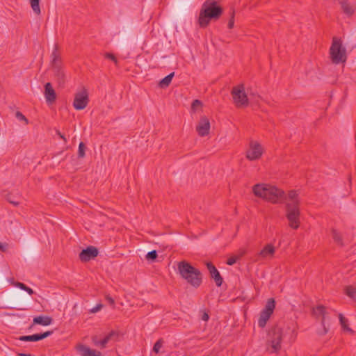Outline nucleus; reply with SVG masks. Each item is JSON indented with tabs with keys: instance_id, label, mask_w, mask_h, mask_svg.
I'll return each instance as SVG.
<instances>
[{
	"instance_id": "10",
	"label": "nucleus",
	"mask_w": 356,
	"mask_h": 356,
	"mask_svg": "<svg viewBox=\"0 0 356 356\" xmlns=\"http://www.w3.org/2000/svg\"><path fill=\"white\" fill-rule=\"evenodd\" d=\"M88 90L85 88H83L81 91L75 94L73 106L76 110H83L88 106Z\"/></svg>"
},
{
	"instance_id": "44",
	"label": "nucleus",
	"mask_w": 356,
	"mask_h": 356,
	"mask_svg": "<svg viewBox=\"0 0 356 356\" xmlns=\"http://www.w3.org/2000/svg\"><path fill=\"white\" fill-rule=\"evenodd\" d=\"M209 318V314L204 312L202 316V319L204 321H207Z\"/></svg>"
},
{
	"instance_id": "42",
	"label": "nucleus",
	"mask_w": 356,
	"mask_h": 356,
	"mask_svg": "<svg viewBox=\"0 0 356 356\" xmlns=\"http://www.w3.org/2000/svg\"><path fill=\"white\" fill-rule=\"evenodd\" d=\"M103 305L102 304L97 305L95 307L91 309L90 312L91 313H96L98 311H99L102 308Z\"/></svg>"
},
{
	"instance_id": "34",
	"label": "nucleus",
	"mask_w": 356,
	"mask_h": 356,
	"mask_svg": "<svg viewBox=\"0 0 356 356\" xmlns=\"http://www.w3.org/2000/svg\"><path fill=\"white\" fill-rule=\"evenodd\" d=\"M15 117H16V118L18 120L24 121L25 122V124H29L28 119L20 111H17L16 112Z\"/></svg>"
},
{
	"instance_id": "21",
	"label": "nucleus",
	"mask_w": 356,
	"mask_h": 356,
	"mask_svg": "<svg viewBox=\"0 0 356 356\" xmlns=\"http://www.w3.org/2000/svg\"><path fill=\"white\" fill-rule=\"evenodd\" d=\"M343 13L347 16H351L355 12L354 7L348 0H338Z\"/></svg>"
},
{
	"instance_id": "47",
	"label": "nucleus",
	"mask_w": 356,
	"mask_h": 356,
	"mask_svg": "<svg viewBox=\"0 0 356 356\" xmlns=\"http://www.w3.org/2000/svg\"><path fill=\"white\" fill-rule=\"evenodd\" d=\"M356 287V286H355Z\"/></svg>"
},
{
	"instance_id": "40",
	"label": "nucleus",
	"mask_w": 356,
	"mask_h": 356,
	"mask_svg": "<svg viewBox=\"0 0 356 356\" xmlns=\"http://www.w3.org/2000/svg\"><path fill=\"white\" fill-rule=\"evenodd\" d=\"M246 253V251L244 249H240L238 252V254H236V256L237 257L238 259H241Z\"/></svg>"
},
{
	"instance_id": "20",
	"label": "nucleus",
	"mask_w": 356,
	"mask_h": 356,
	"mask_svg": "<svg viewBox=\"0 0 356 356\" xmlns=\"http://www.w3.org/2000/svg\"><path fill=\"white\" fill-rule=\"evenodd\" d=\"M52 322L53 318L49 316H38L33 318V324L30 326V328L34 325L47 326L51 325Z\"/></svg>"
},
{
	"instance_id": "12",
	"label": "nucleus",
	"mask_w": 356,
	"mask_h": 356,
	"mask_svg": "<svg viewBox=\"0 0 356 356\" xmlns=\"http://www.w3.org/2000/svg\"><path fill=\"white\" fill-rule=\"evenodd\" d=\"M98 249L94 246H88L79 254V259L82 262H87L95 259L98 255Z\"/></svg>"
},
{
	"instance_id": "16",
	"label": "nucleus",
	"mask_w": 356,
	"mask_h": 356,
	"mask_svg": "<svg viewBox=\"0 0 356 356\" xmlns=\"http://www.w3.org/2000/svg\"><path fill=\"white\" fill-rule=\"evenodd\" d=\"M207 267L211 277L213 279L216 286H221L223 282V279L220 275L219 271L211 262H207Z\"/></svg>"
},
{
	"instance_id": "1",
	"label": "nucleus",
	"mask_w": 356,
	"mask_h": 356,
	"mask_svg": "<svg viewBox=\"0 0 356 356\" xmlns=\"http://www.w3.org/2000/svg\"><path fill=\"white\" fill-rule=\"evenodd\" d=\"M255 196L261 197L273 204L283 203L286 199L284 191L266 184H257L252 187Z\"/></svg>"
},
{
	"instance_id": "5",
	"label": "nucleus",
	"mask_w": 356,
	"mask_h": 356,
	"mask_svg": "<svg viewBox=\"0 0 356 356\" xmlns=\"http://www.w3.org/2000/svg\"><path fill=\"white\" fill-rule=\"evenodd\" d=\"M286 217L289 220V225L293 229L300 227V211L298 203H286Z\"/></svg>"
},
{
	"instance_id": "18",
	"label": "nucleus",
	"mask_w": 356,
	"mask_h": 356,
	"mask_svg": "<svg viewBox=\"0 0 356 356\" xmlns=\"http://www.w3.org/2000/svg\"><path fill=\"white\" fill-rule=\"evenodd\" d=\"M54 78L58 82L59 86H63L65 83V74L63 72L61 65L52 66Z\"/></svg>"
},
{
	"instance_id": "11",
	"label": "nucleus",
	"mask_w": 356,
	"mask_h": 356,
	"mask_svg": "<svg viewBox=\"0 0 356 356\" xmlns=\"http://www.w3.org/2000/svg\"><path fill=\"white\" fill-rule=\"evenodd\" d=\"M264 152L263 147L257 141L250 142L249 149L246 152V158L250 161L258 160L261 158Z\"/></svg>"
},
{
	"instance_id": "27",
	"label": "nucleus",
	"mask_w": 356,
	"mask_h": 356,
	"mask_svg": "<svg viewBox=\"0 0 356 356\" xmlns=\"http://www.w3.org/2000/svg\"><path fill=\"white\" fill-rule=\"evenodd\" d=\"M346 294L351 298H355L356 297V287L355 286H348L345 288Z\"/></svg>"
},
{
	"instance_id": "45",
	"label": "nucleus",
	"mask_w": 356,
	"mask_h": 356,
	"mask_svg": "<svg viewBox=\"0 0 356 356\" xmlns=\"http://www.w3.org/2000/svg\"><path fill=\"white\" fill-rule=\"evenodd\" d=\"M30 295H32L34 293V291H33L32 289H31L30 287L27 286L26 287V290H25Z\"/></svg>"
},
{
	"instance_id": "9",
	"label": "nucleus",
	"mask_w": 356,
	"mask_h": 356,
	"mask_svg": "<svg viewBox=\"0 0 356 356\" xmlns=\"http://www.w3.org/2000/svg\"><path fill=\"white\" fill-rule=\"evenodd\" d=\"M275 307V301L273 298L268 300L264 308L260 312L259 318L258 319L259 327L264 328L267 321L269 320L270 316L273 313Z\"/></svg>"
},
{
	"instance_id": "46",
	"label": "nucleus",
	"mask_w": 356,
	"mask_h": 356,
	"mask_svg": "<svg viewBox=\"0 0 356 356\" xmlns=\"http://www.w3.org/2000/svg\"><path fill=\"white\" fill-rule=\"evenodd\" d=\"M9 202H10V203L13 204L15 206H18L19 205V202H18L12 201V200H9Z\"/></svg>"
},
{
	"instance_id": "22",
	"label": "nucleus",
	"mask_w": 356,
	"mask_h": 356,
	"mask_svg": "<svg viewBox=\"0 0 356 356\" xmlns=\"http://www.w3.org/2000/svg\"><path fill=\"white\" fill-rule=\"evenodd\" d=\"M7 298L9 302L13 301V302L10 303V308H15L19 306L22 303V301L19 299V295L15 291L10 292Z\"/></svg>"
},
{
	"instance_id": "19",
	"label": "nucleus",
	"mask_w": 356,
	"mask_h": 356,
	"mask_svg": "<svg viewBox=\"0 0 356 356\" xmlns=\"http://www.w3.org/2000/svg\"><path fill=\"white\" fill-rule=\"evenodd\" d=\"M44 97L47 104L54 103L56 99V94L51 83L48 82L44 85Z\"/></svg>"
},
{
	"instance_id": "37",
	"label": "nucleus",
	"mask_w": 356,
	"mask_h": 356,
	"mask_svg": "<svg viewBox=\"0 0 356 356\" xmlns=\"http://www.w3.org/2000/svg\"><path fill=\"white\" fill-rule=\"evenodd\" d=\"M12 284H13L14 286L19 288L20 289L22 290H26V287L27 286L22 283V282H12Z\"/></svg>"
},
{
	"instance_id": "25",
	"label": "nucleus",
	"mask_w": 356,
	"mask_h": 356,
	"mask_svg": "<svg viewBox=\"0 0 356 356\" xmlns=\"http://www.w3.org/2000/svg\"><path fill=\"white\" fill-rule=\"evenodd\" d=\"M174 76H175V72H172V73L169 74L168 75H167L166 76H165L163 79H162L159 83V87L161 88H167L171 83L172 79Z\"/></svg>"
},
{
	"instance_id": "13",
	"label": "nucleus",
	"mask_w": 356,
	"mask_h": 356,
	"mask_svg": "<svg viewBox=\"0 0 356 356\" xmlns=\"http://www.w3.org/2000/svg\"><path fill=\"white\" fill-rule=\"evenodd\" d=\"M209 130L210 122L206 116H202L196 127V131L200 136L203 137L209 134Z\"/></svg>"
},
{
	"instance_id": "4",
	"label": "nucleus",
	"mask_w": 356,
	"mask_h": 356,
	"mask_svg": "<svg viewBox=\"0 0 356 356\" xmlns=\"http://www.w3.org/2000/svg\"><path fill=\"white\" fill-rule=\"evenodd\" d=\"M330 58L333 63L339 64L345 63L347 59L346 49L343 46L340 39L334 37L330 49Z\"/></svg>"
},
{
	"instance_id": "6",
	"label": "nucleus",
	"mask_w": 356,
	"mask_h": 356,
	"mask_svg": "<svg viewBox=\"0 0 356 356\" xmlns=\"http://www.w3.org/2000/svg\"><path fill=\"white\" fill-rule=\"evenodd\" d=\"M282 340V330L278 327H273L268 332V346L272 348L271 353H277L281 348Z\"/></svg>"
},
{
	"instance_id": "15",
	"label": "nucleus",
	"mask_w": 356,
	"mask_h": 356,
	"mask_svg": "<svg viewBox=\"0 0 356 356\" xmlns=\"http://www.w3.org/2000/svg\"><path fill=\"white\" fill-rule=\"evenodd\" d=\"M115 336H118V334L115 331H111L102 340L99 339L97 335H94L92 337V341L95 346L104 348H106L109 341L111 340V339Z\"/></svg>"
},
{
	"instance_id": "3",
	"label": "nucleus",
	"mask_w": 356,
	"mask_h": 356,
	"mask_svg": "<svg viewBox=\"0 0 356 356\" xmlns=\"http://www.w3.org/2000/svg\"><path fill=\"white\" fill-rule=\"evenodd\" d=\"M177 273L182 279L195 288H198L202 282L201 272L185 260L177 263Z\"/></svg>"
},
{
	"instance_id": "29",
	"label": "nucleus",
	"mask_w": 356,
	"mask_h": 356,
	"mask_svg": "<svg viewBox=\"0 0 356 356\" xmlns=\"http://www.w3.org/2000/svg\"><path fill=\"white\" fill-rule=\"evenodd\" d=\"M339 318L343 329L345 330L351 331V330L348 326V319L345 318L342 314H339Z\"/></svg>"
},
{
	"instance_id": "7",
	"label": "nucleus",
	"mask_w": 356,
	"mask_h": 356,
	"mask_svg": "<svg viewBox=\"0 0 356 356\" xmlns=\"http://www.w3.org/2000/svg\"><path fill=\"white\" fill-rule=\"evenodd\" d=\"M231 95L236 107H245L248 105L249 100L243 84L233 87Z\"/></svg>"
},
{
	"instance_id": "35",
	"label": "nucleus",
	"mask_w": 356,
	"mask_h": 356,
	"mask_svg": "<svg viewBox=\"0 0 356 356\" xmlns=\"http://www.w3.org/2000/svg\"><path fill=\"white\" fill-rule=\"evenodd\" d=\"M238 258L236 255H234V256H232L230 257L227 260V262L226 264L229 266H232L234 265V264L236 263V261H238Z\"/></svg>"
},
{
	"instance_id": "28",
	"label": "nucleus",
	"mask_w": 356,
	"mask_h": 356,
	"mask_svg": "<svg viewBox=\"0 0 356 356\" xmlns=\"http://www.w3.org/2000/svg\"><path fill=\"white\" fill-rule=\"evenodd\" d=\"M31 8L36 15L40 14V0H30Z\"/></svg>"
},
{
	"instance_id": "31",
	"label": "nucleus",
	"mask_w": 356,
	"mask_h": 356,
	"mask_svg": "<svg viewBox=\"0 0 356 356\" xmlns=\"http://www.w3.org/2000/svg\"><path fill=\"white\" fill-rule=\"evenodd\" d=\"M157 257V252L156 250H152L146 254L145 259L149 261L154 262L156 261Z\"/></svg>"
},
{
	"instance_id": "32",
	"label": "nucleus",
	"mask_w": 356,
	"mask_h": 356,
	"mask_svg": "<svg viewBox=\"0 0 356 356\" xmlns=\"http://www.w3.org/2000/svg\"><path fill=\"white\" fill-rule=\"evenodd\" d=\"M164 343V341L162 338L159 339L154 345L153 351L158 354L160 352L161 348H162Z\"/></svg>"
},
{
	"instance_id": "23",
	"label": "nucleus",
	"mask_w": 356,
	"mask_h": 356,
	"mask_svg": "<svg viewBox=\"0 0 356 356\" xmlns=\"http://www.w3.org/2000/svg\"><path fill=\"white\" fill-rule=\"evenodd\" d=\"M298 193L297 191L291 190L289 191L287 196L285 195L286 199L284 200V202L286 200V203H298V205H300V201L298 199Z\"/></svg>"
},
{
	"instance_id": "26",
	"label": "nucleus",
	"mask_w": 356,
	"mask_h": 356,
	"mask_svg": "<svg viewBox=\"0 0 356 356\" xmlns=\"http://www.w3.org/2000/svg\"><path fill=\"white\" fill-rule=\"evenodd\" d=\"M332 235L334 241L340 246H343V239L341 234L336 229H332Z\"/></svg>"
},
{
	"instance_id": "33",
	"label": "nucleus",
	"mask_w": 356,
	"mask_h": 356,
	"mask_svg": "<svg viewBox=\"0 0 356 356\" xmlns=\"http://www.w3.org/2000/svg\"><path fill=\"white\" fill-rule=\"evenodd\" d=\"M229 15H230V19L228 22L227 26H228V29H231L234 27V24L235 11L234 9H232L230 10Z\"/></svg>"
},
{
	"instance_id": "41",
	"label": "nucleus",
	"mask_w": 356,
	"mask_h": 356,
	"mask_svg": "<svg viewBox=\"0 0 356 356\" xmlns=\"http://www.w3.org/2000/svg\"><path fill=\"white\" fill-rule=\"evenodd\" d=\"M8 244L6 243H0V251L6 252L8 250Z\"/></svg>"
},
{
	"instance_id": "17",
	"label": "nucleus",
	"mask_w": 356,
	"mask_h": 356,
	"mask_svg": "<svg viewBox=\"0 0 356 356\" xmlns=\"http://www.w3.org/2000/svg\"><path fill=\"white\" fill-rule=\"evenodd\" d=\"M275 248L272 244L266 245L264 248L259 252L257 261L261 259L272 258L275 254Z\"/></svg>"
},
{
	"instance_id": "2",
	"label": "nucleus",
	"mask_w": 356,
	"mask_h": 356,
	"mask_svg": "<svg viewBox=\"0 0 356 356\" xmlns=\"http://www.w3.org/2000/svg\"><path fill=\"white\" fill-rule=\"evenodd\" d=\"M223 13V9L215 0H206L202 6L198 24L201 28H206L211 20H217Z\"/></svg>"
},
{
	"instance_id": "8",
	"label": "nucleus",
	"mask_w": 356,
	"mask_h": 356,
	"mask_svg": "<svg viewBox=\"0 0 356 356\" xmlns=\"http://www.w3.org/2000/svg\"><path fill=\"white\" fill-rule=\"evenodd\" d=\"M313 314L316 316H322L321 324L323 328L317 331L318 335L326 334L330 330V318L327 316L326 308L323 305H318L316 308L313 309Z\"/></svg>"
},
{
	"instance_id": "30",
	"label": "nucleus",
	"mask_w": 356,
	"mask_h": 356,
	"mask_svg": "<svg viewBox=\"0 0 356 356\" xmlns=\"http://www.w3.org/2000/svg\"><path fill=\"white\" fill-rule=\"evenodd\" d=\"M86 149V145L84 144V143L81 142L79 145L78 158L82 159V158L85 157Z\"/></svg>"
},
{
	"instance_id": "24",
	"label": "nucleus",
	"mask_w": 356,
	"mask_h": 356,
	"mask_svg": "<svg viewBox=\"0 0 356 356\" xmlns=\"http://www.w3.org/2000/svg\"><path fill=\"white\" fill-rule=\"evenodd\" d=\"M51 66L60 65V57L58 53V46L55 45L53 52L51 54Z\"/></svg>"
},
{
	"instance_id": "14",
	"label": "nucleus",
	"mask_w": 356,
	"mask_h": 356,
	"mask_svg": "<svg viewBox=\"0 0 356 356\" xmlns=\"http://www.w3.org/2000/svg\"><path fill=\"white\" fill-rule=\"evenodd\" d=\"M53 334L52 330L46 331L42 333L34 334L33 335H24L18 338L22 341H38L42 340Z\"/></svg>"
},
{
	"instance_id": "43",
	"label": "nucleus",
	"mask_w": 356,
	"mask_h": 356,
	"mask_svg": "<svg viewBox=\"0 0 356 356\" xmlns=\"http://www.w3.org/2000/svg\"><path fill=\"white\" fill-rule=\"evenodd\" d=\"M56 134L61 138L63 140V141L66 143H67V139L65 137V136L63 134H62L60 133V131L59 130H56Z\"/></svg>"
},
{
	"instance_id": "39",
	"label": "nucleus",
	"mask_w": 356,
	"mask_h": 356,
	"mask_svg": "<svg viewBox=\"0 0 356 356\" xmlns=\"http://www.w3.org/2000/svg\"><path fill=\"white\" fill-rule=\"evenodd\" d=\"M105 298H106V302H107L110 305H111V306L114 307V305H115V300H114V299H113L112 297H111V296H108V295H106V297H105Z\"/></svg>"
},
{
	"instance_id": "38",
	"label": "nucleus",
	"mask_w": 356,
	"mask_h": 356,
	"mask_svg": "<svg viewBox=\"0 0 356 356\" xmlns=\"http://www.w3.org/2000/svg\"><path fill=\"white\" fill-rule=\"evenodd\" d=\"M202 106V102L198 99H195L191 105V108L193 110H195L198 106Z\"/></svg>"
},
{
	"instance_id": "36",
	"label": "nucleus",
	"mask_w": 356,
	"mask_h": 356,
	"mask_svg": "<svg viewBox=\"0 0 356 356\" xmlns=\"http://www.w3.org/2000/svg\"><path fill=\"white\" fill-rule=\"evenodd\" d=\"M104 56H105L106 58L110 59L112 61H113L115 65L118 64V60H117L116 57L113 54H111V53H106Z\"/></svg>"
}]
</instances>
